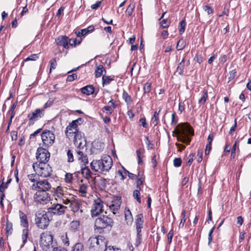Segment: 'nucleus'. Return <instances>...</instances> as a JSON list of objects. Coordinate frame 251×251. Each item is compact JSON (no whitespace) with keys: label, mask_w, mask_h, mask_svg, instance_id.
Returning a JSON list of instances; mask_svg holds the SVG:
<instances>
[{"label":"nucleus","mask_w":251,"mask_h":251,"mask_svg":"<svg viewBox=\"0 0 251 251\" xmlns=\"http://www.w3.org/2000/svg\"><path fill=\"white\" fill-rule=\"evenodd\" d=\"M151 83L149 81H147L144 85L143 87V95H145L150 92L151 91Z\"/></svg>","instance_id":"36"},{"label":"nucleus","mask_w":251,"mask_h":251,"mask_svg":"<svg viewBox=\"0 0 251 251\" xmlns=\"http://www.w3.org/2000/svg\"><path fill=\"white\" fill-rule=\"evenodd\" d=\"M144 150H142L141 149L137 150L136 151V153L137 156L138 158V163L139 164H141L143 163L142 157H143V155L144 154Z\"/></svg>","instance_id":"35"},{"label":"nucleus","mask_w":251,"mask_h":251,"mask_svg":"<svg viewBox=\"0 0 251 251\" xmlns=\"http://www.w3.org/2000/svg\"><path fill=\"white\" fill-rule=\"evenodd\" d=\"M173 133L177 135L178 141L189 144L191 139L188 137V134L193 135L194 131L192 130L190 126L186 124H179L177 126H176Z\"/></svg>","instance_id":"2"},{"label":"nucleus","mask_w":251,"mask_h":251,"mask_svg":"<svg viewBox=\"0 0 251 251\" xmlns=\"http://www.w3.org/2000/svg\"><path fill=\"white\" fill-rule=\"evenodd\" d=\"M161 26L162 28H168L170 25V22L167 19H164L160 23Z\"/></svg>","instance_id":"50"},{"label":"nucleus","mask_w":251,"mask_h":251,"mask_svg":"<svg viewBox=\"0 0 251 251\" xmlns=\"http://www.w3.org/2000/svg\"><path fill=\"white\" fill-rule=\"evenodd\" d=\"M32 167L38 176L42 177H47L51 176L52 171L51 167L47 163L38 164L34 163Z\"/></svg>","instance_id":"4"},{"label":"nucleus","mask_w":251,"mask_h":251,"mask_svg":"<svg viewBox=\"0 0 251 251\" xmlns=\"http://www.w3.org/2000/svg\"><path fill=\"white\" fill-rule=\"evenodd\" d=\"M88 186L86 184H82L79 186V192L81 193V196L83 197H86V194L87 192Z\"/></svg>","instance_id":"33"},{"label":"nucleus","mask_w":251,"mask_h":251,"mask_svg":"<svg viewBox=\"0 0 251 251\" xmlns=\"http://www.w3.org/2000/svg\"><path fill=\"white\" fill-rule=\"evenodd\" d=\"M53 236L49 232L42 233L40 235V247L43 251H50L53 248Z\"/></svg>","instance_id":"7"},{"label":"nucleus","mask_w":251,"mask_h":251,"mask_svg":"<svg viewBox=\"0 0 251 251\" xmlns=\"http://www.w3.org/2000/svg\"><path fill=\"white\" fill-rule=\"evenodd\" d=\"M48 148L39 147L36 153V157L38 164L47 163L50 157V153L47 150Z\"/></svg>","instance_id":"10"},{"label":"nucleus","mask_w":251,"mask_h":251,"mask_svg":"<svg viewBox=\"0 0 251 251\" xmlns=\"http://www.w3.org/2000/svg\"><path fill=\"white\" fill-rule=\"evenodd\" d=\"M61 239L62 243L64 246H69L70 244V241L66 232L63 233L61 236Z\"/></svg>","instance_id":"34"},{"label":"nucleus","mask_w":251,"mask_h":251,"mask_svg":"<svg viewBox=\"0 0 251 251\" xmlns=\"http://www.w3.org/2000/svg\"><path fill=\"white\" fill-rule=\"evenodd\" d=\"M79 121H81V118H78L75 120L73 121L66 128L65 131V135L70 140L75 134L79 131L78 129V123Z\"/></svg>","instance_id":"11"},{"label":"nucleus","mask_w":251,"mask_h":251,"mask_svg":"<svg viewBox=\"0 0 251 251\" xmlns=\"http://www.w3.org/2000/svg\"><path fill=\"white\" fill-rule=\"evenodd\" d=\"M72 251H84V247L82 243H77L73 247Z\"/></svg>","instance_id":"39"},{"label":"nucleus","mask_w":251,"mask_h":251,"mask_svg":"<svg viewBox=\"0 0 251 251\" xmlns=\"http://www.w3.org/2000/svg\"><path fill=\"white\" fill-rule=\"evenodd\" d=\"M161 108H160L158 111H155L154 112L153 115L152 117L151 121V124L153 125L154 126H155L158 125L159 122V113L161 111Z\"/></svg>","instance_id":"25"},{"label":"nucleus","mask_w":251,"mask_h":251,"mask_svg":"<svg viewBox=\"0 0 251 251\" xmlns=\"http://www.w3.org/2000/svg\"><path fill=\"white\" fill-rule=\"evenodd\" d=\"M77 78V75L75 74H73L72 75H69L67 78V81L69 82H72Z\"/></svg>","instance_id":"59"},{"label":"nucleus","mask_w":251,"mask_h":251,"mask_svg":"<svg viewBox=\"0 0 251 251\" xmlns=\"http://www.w3.org/2000/svg\"><path fill=\"white\" fill-rule=\"evenodd\" d=\"M55 194L58 198L60 199L63 198L64 197L66 196L64 193V190L62 187L61 186H57L56 187L55 191Z\"/></svg>","instance_id":"29"},{"label":"nucleus","mask_w":251,"mask_h":251,"mask_svg":"<svg viewBox=\"0 0 251 251\" xmlns=\"http://www.w3.org/2000/svg\"><path fill=\"white\" fill-rule=\"evenodd\" d=\"M179 26L180 28L179 29V32L180 34H182L184 32L186 26V23L184 20H183L180 22Z\"/></svg>","instance_id":"46"},{"label":"nucleus","mask_w":251,"mask_h":251,"mask_svg":"<svg viewBox=\"0 0 251 251\" xmlns=\"http://www.w3.org/2000/svg\"><path fill=\"white\" fill-rule=\"evenodd\" d=\"M103 202L99 198L94 200L91 210V214L92 217H97L100 215L103 211Z\"/></svg>","instance_id":"13"},{"label":"nucleus","mask_w":251,"mask_h":251,"mask_svg":"<svg viewBox=\"0 0 251 251\" xmlns=\"http://www.w3.org/2000/svg\"><path fill=\"white\" fill-rule=\"evenodd\" d=\"M43 146L49 148L54 143L55 136L53 132L49 130H44L41 134Z\"/></svg>","instance_id":"9"},{"label":"nucleus","mask_w":251,"mask_h":251,"mask_svg":"<svg viewBox=\"0 0 251 251\" xmlns=\"http://www.w3.org/2000/svg\"><path fill=\"white\" fill-rule=\"evenodd\" d=\"M50 72L52 70L55 69V68L57 66L56 59L55 58L51 59L50 61Z\"/></svg>","instance_id":"49"},{"label":"nucleus","mask_w":251,"mask_h":251,"mask_svg":"<svg viewBox=\"0 0 251 251\" xmlns=\"http://www.w3.org/2000/svg\"><path fill=\"white\" fill-rule=\"evenodd\" d=\"M33 196V199L35 202L40 204H46L50 201V195L47 192L36 191Z\"/></svg>","instance_id":"12"},{"label":"nucleus","mask_w":251,"mask_h":251,"mask_svg":"<svg viewBox=\"0 0 251 251\" xmlns=\"http://www.w3.org/2000/svg\"><path fill=\"white\" fill-rule=\"evenodd\" d=\"M51 185L48 179H40L35 183L30 186V189L33 191H41L48 192L50 190Z\"/></svg>","instance_id":"8"},{"label":"nucleus","mask_w":251,"mask_h":251,"mask_svg":"<svg viewBox=\"0 0 251 251\" xmlns=\"http://www.w3.org/2000/svg\"><path fill=\"white\" fill-rule=\"evenodd\" d=\"M71 140H73L74 144L77 147V149H83V147L86 145L84 134L79 130L75 134Z\"/></svg>","instance_id":"14"},{"label":"nucleus","mask_w":251,"mask_h":251,"mask_svg":"<svg viewBox=\"0 0 251 251\" xmlns=\"http://www.w3.org/2000/svg\"><path fill=\"white\" fill-rule=\"evenodd\" d=\"M28 234V228H25L22 231V239H23V243L22 247L24 246V244L27 241Z\"/></svg>","instance_id":"37"},{"label":"nucleus","mask_w":251,"mask_h":251,"mask_svg":"<svg viewBox=\"0 0 251 251\" xmlns=\"http://www.w3.org/2000/svg\"><path fill=\"white\" fill-rule=\"evenodd\" d=\"M81 149H78L76 151V157L79 161L83 163V165H86L88 163V159L87 154L84 153Z\"/></svg>","instance_id":"20"},{"label":"nucleus","mask_w":251,"mask_h":251,"mask_svg":"<svg viewBox=\"0 0 251 251\" xmlns=\"http://www.w3.org/2000/svg\"><path fill=\"white\" fill-rule=\"evenodd\" d=\"M174 165L176 167H179L181 166L182 160L180 158H175L174 160Z\"/></svg>","instance_id":"53"},{"label":"nucleus","mask_w":251,"mask_h":251,"mask_svg":"<svg viewBox=\"0 0 251 251\" xmlns=\"http://www.w3.org/2000/svg\"><path fill=\"white\" fill-rule=\"evenodd\" d=\"M45 114V110L44 109L38 108L35 109L31 113L28 115L27 118L29 120V125H33L35 121L43 117Z\"/></svg>","instance_id":"16"},{"label":"nucleus","mask_w":251,"mask_h":251,"mask_svg":"<svg viewBox=\"0 0 251 251\" xmlns=\"http://www.w3.org/2000/svg\"><path fill=\"white\" fill-rule=\"evenodd\" d=\"M104 251H120V250L118 248H114L113 246H109L105 247L104 249Z\"/></svg>","instance_id":"61"},{"label":"nucleus","mask_w":251,"mask_h":251,"mask_svg":"<svg viewBox=\"0 0 251 251\" xmlns=\"http://www.w3.org/2000/svg\"><path fill=\"white\" fill-rule=\"evenodd\" d=\"M79 226L80 223L78 221H73L70 224L69 229L73 232H75L78 230Z\"/></svg>","instance_id":"27"},{"label":"nucleus","mask_w":251,"mask_h":251,"mask_svg":"<svg viewBox=\"0 0 251 251\" xmlns=\"http://www.w3.org/2000/svg\"><path fill=\"white\" fill-rule=\"evenodd\" d=\"M102 79L103 85L109 84L113 80L110 76L105 75L102 76Z\"/></svg>","instance_id":"44"},{"label":"nucleus","mask_w":251,"mask_h":251,"mask_svg":"<svg viewBox=\"0 0 251 251\" xmlns=\"http://www.w3.org/2000/svg\"><path fill=\"white\" fill-rule=\"evenodd\" d=\"M142 235L141 232H137L136 239L135 243V246L138 247L141 244V242L142 240Z\"/></svg>","instance_id":"41"},{"label":"nucleus","mask_w":251,"mask_h":251,"mask_svg":"<svg viewBox=\"0 0 251 251\" xmlns=\"http://www.w3.org/2000/svg\"><path fill=\"white\" fill-rule=\"evenodd\" d=\"M39 176H38L36 173L35 174H31L27 175L28 180L33 183H35L37 181L39 180L40 179Z\"/></svg>","instance_id":"31"},{"label":"nucleus","mask_w":251,"mask_h":251,"mask_svg":"<svg viewBox=\"0 0 251 251\" xmlns=\"http://www.w3.org/2000/svg\"><path fill=\"white\" fill-rule=\"evenodd\" d=\"M134 8V5L132 4H130L127 7L126 13L128 16H131L132 14L133 10Z\"/></svg>","instance_id":"51"},{"label":"nucleus","mask_w":251,"mask_h":251,"mask_svg":"<svg viewBox=\"0 0 251 251\" xmlns=\"http://www.w3.org/2000/svg\"><path fill=\"white\" fill-rule=\"evenodd\" d=\"M81 172L83 176L87 179L91 177L92 173L86 165H82L81 167Z\"/></svg>","instance_id":"23"},{"label":"nucleus","mask_w":251,"mask_h":251,"mask_svg":"<svg viewBox=\"0 0 251 251\" xmlns=\"http://www.w3.org/2000/svg\"><path fill=\"white\" fill-rule=\"evenodd\" d=\"M122 98L127 105L130 104L132 102V100L131 97L125 91H124V92H123Z\"/></svg>","instance_id":"32"},{"label":"nucleus","mask_w":251,"mask_h":251,"mask_svg":"<svg viewBox=\"0 0 251 251\" xmlns=\"http://www.w3.org/2000/svg\"><path fill=\"white\" fill-rule=\"evenodd\" d=\"M82 206L78 200L72 201L70 205L71 210L75 213Z\"/></svg>","instance_id":"24"},{"label":"nucleus","mask_w":251,"mask_h":251,"mask_svg":"<svg viewBox=\"0 0 251 251\" xmlns=\"http://www.w3.org/2000/svg\"><path fill=\"white\" fill-rule=\"evenodd\" d=\"M237 147V141H235L234 144H233L232 148L231 150V158H234L235 157V151L236 150Z\"/></svg>","instance_id":"52"},{"label":"nucleus","mask_w":251,"mask_h":251,"mask_svg":"<svg viewBox=\"0 0 251 251\" xmlns=\"http://www.w3.org/2000/svg\"><path fill=\"white\" fill-rule=\"evenodd\" d=\"M203 10L208 14H210L213 13L212 7L208 5L203 6Z\"/></svg>","instance_id":"58"},{"label":"nucleus","mask_w":251,"mask_h":251,"mask_svg":"<svg viewBox=\"0 0 251 251\" xmlns=\"http://www.w3.org/2000/svg\"><path fill=\"white\" fill-rule=\"evenodd\" d=\"M125 220L127 225H131L133 222V217L130 211L128 209L125 212Z\"/></svg>","instance_id":"28"},{"label":"nucleus","mask_w":251,"mask_h":251,"mask_svg":"<svg viewBox=\"0 0 251 251\" xmlns=\"http://www.w3.org/2000/svg\"><path fill=\"white\" fill-rule=\"evenodd\" d=\"M17 106V102H14L13 103L11 107L10 108V109L9 110V113H10L11 115L12 116H15V109L16 108Z\"/></svg>","instance_id":"60"},{"label":"nucleus","mask_w":251,"mask_h":251,"mask_svg":"<svg viewBox=\"0 0 251 251\" xmlns=\"http://www.w3.org/2000/svg\"><path fill=\"white\" fill-rule=\"evenodd\" d=\"M102 110L103 112H104L105 111H107V113L108 115H111L113 111V109L112 108H111V107L109 106L108 105L104 106L102 108Z\"/></svg>","instance_id":"57"},{"label":"nucleus","mask_w":251,"mask_h":251,"mask_svg":"<svg viewBox=\"0 0 251 251\" xmlns=\"http://www.w3.org/2000/svg\"><path fill=\"white\" fill-rule=\"evenodd\" d=\"M67 207L62 204L59 203L53 204L48 209V212L61 215L65 213Z\"/></svg>","instance_id":"17"},{"label":"nucleus","mask_w":251,"mask_h":251,"mask_svg":"<svg viewBox=\"0 0 251 251\" xmlns=\"http://www.w3.org/2000/svg\"><path fill=\"white\" fill-rule=\"evenodd\" d=\"M55 42L57 45L63 47L64 48H68V38L66 36H59Z\"/></svg>","instance_id":"21"},{"label":"nucleus","mask_w":251,"mask_h":251,"mask_svg":"<svg viewBox=\"0 0 251 251\" xmlns=\"http://www.w3.org/2000/svg\"><path fill=\"white\" fill-rule=\"evenodd\" d=\"M95 88L92 85H86L80 89L81 92L83 94L89 96L94 93Z\"/></svg>","instance_id":"22"},{"label":"nucleus","mask_w":251,"mask_h":251,"mask_svg":"<svg viewBox=\"0 0 251 251\" xmlns=\"http://www.w3.org/2000/svg\"><path fill=\"white\" fill-rule=\"evenodd\" d=\"M80 41H78L77 42V40L76 39H70L68 42V44H70V46L72 47H75L76 45L79 44Z\"/></svg>","instance_id":"55"},{"label":"nucleus","mask_w":251,"mask_h":251,"mask_svg":"<svg viewBox=\"0 0 251 251\" xmlns=\"http://www.w3.org/2000/svg\"><path fill=\"white\" fill-rule=\"evenodd\" d=\"M108 106H111V108L113 109L116 108L117 107V104L115 103V101L113 99H111L110 101L108 102Z\"/></svg>","instance_id":"64"},{"label":"nucleus","mask_w":251,"mask_h":251,"mask_svg":"<svg viewBox=\"0 0 251 251\" xmlns=\"http://www.w3.org/2000/svg\"><path fill=\"white\" fill-rule=\"evenodd\" d=\"M11 178H9L6 182L4 184L3 182H2L0 185V192H3L5 189H6L8 187V184L11 182Z\"/></svg>","instance_id":"43"},{"label":"nucleus","mask_w":251,"mask_h":251,"mask_svg":"<svg viewBox=\"0 0 251 251\" xmlns=\"http://www.w3.org/2000/svg\"><path fill=\"white\" fill-rule=\"evenodd\" d=\"M174 235V231L173 229H172L170 230L168 234V242L169 244L172 242V238Z\"/></svg>","instance_id":"63"},{"label":"nucleus","mask_w":251,"mask_h":251,"mask_svg":"<svg viewBox=\"0 0 251 251\" xmlns=\"http://www.w3.org/2000/svg\"><path fill=\"white\" fill-rule=\"evenodd\" d=\"M19 214L20 225L25 228H28L29 224L27 215L21 210H19Z\"/></svg>","instance_id":"18"},{"label":"nucleus","mask_w":251,"mask_h":251,"mask_svg":"<svg viewBox=\"0 0 251 251\" xmlns=\"http://www.w3.org/2000/svg\"><path fill=\"white\" fill-rule=\"evenodd\" d=\"M186 46L185 41L181 39L178 40L176 45V49L177 50H183Z\"/></svg>","instance_id":"38"},{"label":"nucleus","mask_w":251,"mask_h":251,"mask_svg":"<svg viewBox=\"0 0 251 251\" xmlns=\"http://www.w3.org/2000/svg\"><path fill=\"white\" fill-rule=\"evenodd\" d=\"M113 222V220L107 216L103 215L96 219L95 222V230L97 232L101 233L103 229L107 226H112Z\"/></svg>","instance_id":"5"},{"label":"nucleus","mask_w":251,"mask_h":251,"mask_svg":"<svg viewBox=\"0 0 251 251\" xmlns=\"http://www.w3.org/2000/svg\"><path fill=\"white\" fill-rule=\"evenodd\" d=\"M38 58V56L37 54H33L30 55L29 57H27L25 59V61H27L29 60L35 61Z\"/></svg>","instance_id":"56"},{"label":"nucleus","mask_w":251,"mask_h":251,"mask_svg":"<svg viewBox=\"0 0 251 251\" xmlns=\"http://www.w3.org/2000/svg\"><path fill=\"white\" fill-rule=\"evenodd\" d=\"M113 165V161L109 155H104L100 159L93 160L90 163V167L95 172H107Z\"/></svg>","instance_id":"1"},{"label":"nucleus","mask_w":251,"mask_h":251,"mask_svg":"<svg viewBox=\"0 0 251 251\" xmlns=\"http://www.w3.org/2000/svg\"><path fill=\"white\" fill-rule=\"evenodd\" d=\"M35 222L39 228L45 229L49 225L50 220L45 211L39 210L35 214Z\"/></svg>","instance_id":"6"},{"label":"nucleus","mask_w":251,"mask_h":251,"mask_svg":"<svg viewBox=\"0 0 251 251\" xmlns=\"http://www.w3.org/2000/svg\"><path fill=\"white\" fill-rule=\"evenodd\" d=\"M201 96L198 100V103L200 104H204L208 99V91L204 89L201 92Z\"/></svg>","instance_id":"26"},{"label":"nucleus","mask_w":251,"mask_h":251,"mask_svg":"<svg viewBox=\"0 0 251 251\" xmlns=\"http://www.w3.org/2000/svg\"><path fill=\"white\" fill-rule=\"evenodd\" d=\"M202 151L201 150H199L197 152V161L201 162L202 160Z\"/></svg>","instance_id":"62"},{"label":"nucleus","mask_w":251,"mask_h":251,"mask_svg":"<svg viewBox=\"0 0 251 251\" xmlns=\"http://www.w3.org/2000/svg\"><path fill=\"white\" fill-rule=\"evenodd\" d=\"M133 197L136 200L138 203H140L141 202L140 192H139L138 190H134L133 191Z\"/></svg>","instance_id":"47"},{"label":"nucleus","mask_w":251,"mask_h":251,"mask_svg":"<svg viewBox=\"0 0 251 251\" xmlns=\"http://www.w3.org/2000/svg\"><path fill=\"white\" fill-rule=\"evenodd\" d=\"M143 216L142 214H139L137 215L135 220L136 229V232H141L142 229L143 227Z\"/></svg>","instance_id":"19"},{"label":"nucleus","mask_w":251,"mask_h":251,"mask_svg":"<svg viewBox=\"0 0 251 251\" xmlns=\"http://www.w3.org/2000/svg\"><path fill=\"white\" fill-rule=\"evenodd\" d=\"M65 180L67 183H72L73 181V174L69 173H66L65 176Z\"/></svg>","instance_id":"42"},{"label":"nucleus","mask_w":251,"mask_h":251,"mask_svg":"<svg viewBox=\"0 0 251 251\" xmlns=\"http://www.w3.org/2000/svg\"><path fill=\"white\" fill-rule=\"evenodd\" d=\"M108 244V241L105 237L98 235L91 237L88 240L89 248L93 251H102Z\"/></svg>","instance_id":"3"},{"label":"nucleus","mask_w":251,"mask_h":251,"mask_svg":"<svg viewBox=\"0 0 251 251\" xmlns=\"http://www.w3.org/2000/svg\"><path fill=\"white\" fill-rule=\"evenodd\" d=\"M75 216L77 217L80 219L85 218V212L84 211V209H82V206L75 213Z\"/></svg>","instance_id":"40"},{"label":"nucleus","mask_w":251,"mask_h":251,"mask_svg":"<svg viewBox=\"0 0 251 251\" xmlns=\"http://www.w3.org/2000/svg\"><path fill=\"white\" fill-rule=\"evenodd\" d=\"M184 68V64L179 63L177 68L176 72L178 73L180 75H182L183 74V70Z\"/></svg>","instance_id":"48"},{"label":"nucleus","mask_w":251,"mask_h":251,"mask_svg":"<svg viewBox=\"0 0 251 251\" xmlns=\"http://www.w3.org/2000/svg\"><path fill=\"white\" fill-rule=\"evenodd\" d=\"M122 201L121 198L119 197H114L113 200L107 203V206L109 210L113 214L119 213Z\"/></svg>","instance_id":"15"},{"label":"nucleus","mask_w":251,"mask_h":251,"mask_svg":"<svg viewBox=\"0 0 251 251\" xmlns=\"http://www.w3.org/2000/svg\"><path fill=\"white\" fill-rule=\"evenodd\" d=\"M68 162H72L74 161V156L72 151L70 150L67 151Z\"/></svg>","instance_id":"54"},{"label":"nucleus","mask_w":251,"mask_h":251,"mask_svg":"<svg viewBox=\"0 0 251 251\" xmlns=\"http://www.w3.org/2000/svg\"><path fill=\"white\" fill-rule=\"evenodd\" d=\"M103 71L105 72V70L102 65H99L98 66L95 71V75L96 77H100L102 75Z\"/></svg>","instance_id":"30"},{"label":"nucleus","mask_w":251,"mask_h":251,"mask_svg":"<svg viewBox=\"0 0 251 251\" xmlns=\"http://www.w3.org/2000/svg\"><path fill=\"white\" fill-rule=\"evenodd\" d=\"M178 122V118L176 116L175 113H174L172 114L171 116V124L172 126H176V125Z\"/></svg>","instance_id":"45"}]
</instances>
